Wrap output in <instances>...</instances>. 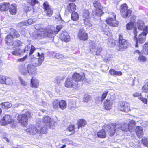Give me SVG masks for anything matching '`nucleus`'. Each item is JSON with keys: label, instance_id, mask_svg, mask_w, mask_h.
Returning <instances> with one entry per match:
<instances>
[{"label": "nucleus", "instance_id": "24", "mask_svg": "<svg viewBox=\"0 0 148 148\" xmlns=\"http://www.w3.org/2000/svg\"><path fill=\"white\" fill-rule=\"evenodd\" d=\"M112 101L106 99L104 102V107L107 110H110L112 108Z\"/></svg>", "mask_w": 148, "mask_h": 148}, {"label": "nucleus", "instance_id": "12", "mask_svg": "<svg viewBox=\"0 0 148 148\" xmlns=\"http://www.w3.org/2000/svg\"><path fill=\"white\" fill-rule=\"evenodd\" d=\"M119 109L121 111L127 112L130 110V104L126 102L122 101L120 103Z\"/></svg>", "mask_w": 148, "mask_h": 148}, {"label": "nucleus", "instance_id": "16", "mask_svg": "<svg viewBox=\"0 0 148 148\" xmlns=\"http://www.w3.org/2000/svg\"><path fill=\"white\" fill-rule=\"evenodd\" d=\"M72 78L75 81V83L77 84V82L83 80L84 79V77L83 75L82 76L78 73L75 72L73 75Z\"/></svg>", "mask_w": 148, "mask_h": 148}, {"label": "nucleus", "instance_id": "27", "mask_svg": "<svg viewBox=\"0 0 148 148\" xmlns=\"http://www.w3.org/2000/svg\"><path fill=\"white\" fill-rule=\"evenodd\" d=\"M61 39L62 40L66 42L69 41L70 40V37L66 32H64L61 35Z\"/></svg>", "mask_w": 148, "mask_h": 148}, {"label": "nucleus", "instance_id": "51", "mask_svg": "<svg viewBox=\"0 0 148 148\" xmlns=\"http://www.w3.org/2000/svg\"><path fill=\"white\" fill-rule=\"evenodd\" d=\"M90 96L87 95V96H85L84 98V101L85 102H87L90 99Z\"/></svg>", "mask_w": 148, "mask_h": 148}, {"label": "nucleus", "instance_id": "34", "mask_svg": "<svg viewBox=\"0 0 148 148\" xmlns=\"http://www.w3.org/2000/svg\"><path fill=\"white\" fill-rule=\"evenodd\" d=\"M13 37L11 35H8L5 39L6 43L8 45H12V42L13 41Z\"/></svg>", "mask_w": 148, "mask_h": 148}, {"label": "nucleus", "instance_id": "3", "mask_svg": "<svg viewBox=\"0 0 148 148\" xmlns=\"http://www.w3.org/2000/svg\"><path fill=\"white\" fill-rule=\"evenodd\" d=\"M31 116V113L29 111H27L25 114H20L18 115L17 119L18 122L21 125L25 126L27 125L28 122V118Z\"/></svg>", "mask_w": 148, "mask_h": 148}, {"label": "nucleus", "instance_id": "48", "mask_svg": "<svg viewBox=\"0 0 148 148\" xmlns=\"http://www.w3.org/2000/svg\"><path fill=\"white\" fill-rule=\"evenodd\" d=\"M112 17L110 16V17L108 18L106 21V22L107 23L110 25L111 24V23L114 17H113V18H112Z\"/></svg>", "mask_w": 148, "mask_h": 148}, {"label": "nucleus", "instance_id": "46", "mask_svg": "<svg viewBox=\"0 0 148 148\" xmlns=\"http://www.w3.org/2000/svg\"><path fill=\"white\" fill-rule=\"evenodd\" d=\"M142 142L146 146H148V138H145L144 139L143 138L142 140Z\"/></svg>", "mask_w": 148, "mask_h": 148}, {"label": "nucleus", "instance_id": "13", "mask_svg": "<svg viewBox=\"0 0 148 148\" xmlns=\"http://www.w3.org/2000/svg\"><path fill=\"white\" fill-rule=\"evenodd\" d=\"M43 6L44 11L47 15L49 17H51L53 13V10L50 7L49 3L47 2L44 3Z\"/></svg>", "mask_w": 148, "mask_h": 148}, {"label": "nucleus", "instance_id": "54", "mask_svg": "<svg viewBox=\"0 0 148 148\" xmlns=\"http://www.w3.org/2000/svg\"><path fill=\"white\" fill-rule=\"evenodd\" d=\"M55 57L56 58L58 59H62L64 58V56L58 53L56 55Z\"/></svg>", "mask_w": 148, "mask_h": 148}, {"label": "nucleus", "instance_id": "11", "mask_svg": "<svg viewBox=\"0 0 148 148\" xmlns=\"http://www.w3.org/2000/svg\"><path fill=\"white\" fill-rule=\"evenodd\" d=\"M62 28V26L61 25H57L56 27V30L53 29H47V32L49 36V37H54L57 34L58 32Z\"/></svg>", "mask_w": 148, "mask_h": 148}, {"label": "nucleus", "instance_id": "59", "mask_svg": "<svg viewBox=\"0 0 148 148\" xmlns=\"http://www.w3.org/2000/svg\"><path fill=\"white\" fill-rule=\"evenodd\" d=\"M27 55H26L25 56H24V57L19 59L18 60V62H23L24 61H25L27 58Z\"/></svg>", "mask_w": 148, "mask_h": 148}, {"label": "nucleus", "instance_id": "33", "mask_svg": "<svg viewBox=\"0 0 148 148\" xmlns=\"http://www.w3.org/2000/svg\"><path fill=\"white\" fill-rule=\"evenodd\" d=\"M128 125L130 129V132H132L134 130L136 125V122L135 121L133 120L130 121Z\"/></svg>", "mask_w": 148, "mask_h": 148}, {"label": "nucleus", "instance_id": "45", "mask_svg": "<svg viewBox=\"0 0 148 148\" xmlns=\"http://www.w3.org/2000/svg\"><path fill=\"white\" fill-rule=\"evenodd\" d=\"M138 59L140 62H144L146 60V58L142 55H140Z\"/></svg>", "mask_w": 148, "mask_h": 148}, {"label": "nucleus", "instance_id": "25", "mask_svg": "<svg viewBox=\"0 0 148 148\" xmlns=\"http://www.w3.org/2000/svg\"><path fill=\"white\" fill-rule=\"evenodd\" d=\"M10 3L8 2H3L0 4V11H6L8 9Z\"/></svg>", "mask_w": 148, "mask_h": 148}, {"label": "nucleus", "instance_id": "6", "mask_svg": "<svg viewBox=\"0 0 148 148\" xmlns=\"http://www.w3.org/2000/svg\"><path fill=\"white\" fill-rule=\"evenodd\" d=\"M119 45L116 47V49L117 50L122 51L127 48V42L123 38L121 34L119 35Z\"/></svg>", "mask_w": 148, "mask_h": 148}, {"label": "nucleus", "instance_id": "49", "mask_svg": "<svg viewBox=\"0 0 148 148\" xmlns=\"http://www.w3.org/2000/svg\"><path fill=\"white\" fill-rule=\"evenodd\" d=\"M20 71L22 74L24 75H26L27 74V73L26 71L25 68L23 67V69H21Z\"/></svg>", "mask_w": 148, "mask_h": 148}, {"label": "nucleus", "instance_id": "17", "mask_svg": "<svg viewBox=\"0 0 148 148\" xmlns=\"http://www.w3.org/2000/svg\"><path fill=\"white\" fill-rule=\"evenodd\" d=\"M32 64H29L27 67V70L29 74L31 76L35 75L36 72V68Z\"/></svg>", "mask_w": 148, "mask_h": 148}, {"label": "nucleus", "instance_id": "62", "mask_svg": "<svg viewBox=\"0 0 148 148\" xmlns=\"http://www.w3.org/2000/svg\"><path fill=\"white\" fill-rule=\"evenodd\" d=\"M19 79L21 83L23 85H26V83L23 81L20 77L19 78Z\"/></svg>", "mask_w": 148, "mask_h": 148}, {"label": "nucleus", "instance_id": "15", "mask_svg": "<svg viewBox=\"0 0 148 148\" xmlns=\"http://www.w3.org/2000/svg\"><path fill=\"white\" fill-rule=\"evenodd\" d=\"M64 85L67 88H75L77 86V84L73 82V80L72 78H68L65 81Z\"/></svg>", "mask_w": 148, "mask_h": 148}, {"label": "nucleus", "instance_id": "38", "mask_svg": "<svg viewBox=\"0 0 148 148\" xmlns=\"http://www.w3.org/2000/svg\"><path fill=\"white\" fill-rule=\"evenodd\" d=\"M77 123L78 128L79 129L80 127H82L86 125V122L83 119H80L78 120Z\"/></svg>", "mask_w": 148, "mask_h": 148}, {"label": "nucleus", "instance_id": "37", "mask_svg": "<svg viewBox=\"0 0 148 148\" xmlns=\"http://www.w3.org/2000/svg\"><path fill=\"white\" fill-rule=\"evenodd\" d=\"M22 52V50L19 48H16L14 51H12L11 53L13 55L18 56L21 55Z\"/></svg>", "mask_w": 148, "mask_h": 148}, {"label": "nucleus", "instance_id": "42", "mask_svg": "<svg viewBox=\"0 0 148 148\" xmlns=\"http://www.w3.org/2000/svg\"><path fill=\"white\" fill-rule=\"evenodd\" d=\"M53 108L57 109L59 106V101L58 100H54L53 102Z\"/></svg>", "mask_w": 148, "mask_h": 148}, {"label": "nucleus", "instance_id": "19", "mask_svg": "<svg viewBox=\"0 0 148 148\" xmlns=\"http://www.w3.org/2000/svg\"><path fill=\"white\" fill-rule=\"evenodd\" d=\"M30 49V51L29 52V56H31L33 54L34 51L36 50V49L34 47L33 45H26L25 48L23 52L28 53L29 50Z\"/></svg>", "mask_w": 148, "mask_h": 148}, {"label": "nucleus", "instance_id": "61", "mask_svg": "<svg viewBox=\"0 0 148 148\" xmlns=\"http://www.w3.org/2000/svg\"><path fill=\"white\" fill-rule=\"evenodd\" d=\"M145 103H147V100L145 98H144L142 97H140V99Z\"/></svg>", "mask_w": 148, "mask_h": 148}, {"label": "nucleus", "instance_id": "55", "mask_svg": "<svg viewBox=\"0 0 148 148\" xmlns=\"http://www.w3.org/2000/svg\"><path fill=\"white\" fill-rule=\"evenodd\" d=\"M96 103H98L101 102L103 100L101 99V97H96Z\"/></svg>", "mask_w": 148, "mask_h": 148}, {"label": "nucleus", "instance_id": "29", "mask_svg": "<svg viewBox=\"0 0 148 148\" xmlns=\"http://www.w3.org/2000/svg\"><path fill=\"white\" fill-rule=\"evenodd\" d=\"M106 131L104 129H102L97 132V136L99 138H105L106 136Z\"/></svg>", "mask_w": 148, "mask_h": 148}, {"label": "nucleus", "instance_id": "10", "mask_svg": "<svg viewBox=\"0 0 148 148\" xmlns=\"http://www.w3.org/2000/svg\"><path fill=\"white\" fill-rule=\"evenodd\" d=\"M84 23L85 27L86 29H91L92 28V24L90 23V18L89 16V12L88 11H86L84 13L83 16Z\"/></svg>", "mask_w": 148, "mask_h": 148}, {"label": "nucleus", "instance_id": "8", "mask_svg": "<svg viewBox=\"0 0 148 148\" xmlns=\"http://www.w3.org/2000/svg\"><path fill=\"white\" fill-rule=\"evenodd\" d=\"M47 32V29H41L37 32H35L33 34V37L35 39H42L45 37H49Z\"/></svg>", "mask_w": 148, "mask_h": 148}, {"label": "nucleus", "instance_id": "56", "mask_svg": "<svg viewBox=\"0 0 148 148\" xmlns=\"http://www.w3.org/2000/svg\"><path fill=\"white\" fill-rule=\"evenodd\" d=\"M19 36V34L16 31V32H15V33H14L13 35H12L13 38L18 37Z\"/></svg>", "mask_w": 148, "mask_h": 148}, {"label": "nucleus", "instance_id": "53", "mask_svg": "<svg viewBox=\"0 0 148 148\" xmlns=\"http://www.w3.org/2000/svg\"><path fill=\"white\" fill-rule=\"evenodd\" d=\"M74 128V126L73 125H70L68 127L67 130H68L69 131H71L73 130Z\"/></svg>", "mask_w": 148, "mask_h": 148}, {"label": "nucleus", "instance_id": "20", "mask_svg": "<svg viewBox=\"0 0 148 148\" xmlns=\"http://www.w3.org/2000/svg\"><path fill=\"white\" fill-rule=\"evenodd\" d=\"M134 26V23L133 22H131L128 23L126 25L127 29L128 30L133 29V33L135 35V36H137V29Z\"/></svg>", "mask_w": 148, "mask_h": 148}, {"label": "nucleus", "instance_id": "1", "mask_svg": "<svg viewBox=\"0 0 148 148\" xmlns=\"http://www.w3.org/2000/svg\"><path fill=\"white\" fill-rule=\"evenodd\" d=\"M55 124V122L53 120L51 119L49 116H46L43 118L41 123L32 128L27 130V131L33 134H35L36 133L43 134L49 128L54 129Z\"/></svg>", "mask_w": 148, "mask_h": 148}, {"label": "nucleus", "instance_id": "47", "mask_svg": "<svg viewBox=\"0 0 148 148\" xmlns=\"http://www.w3.org/2000/svg\"><path fill=\"white\" fill-rule=\"evenodd\" d=\"M61 79V77H56V78L55 83H56L57 85L59 86L60 83Z\"/></svg>", "mask_w": 148, "mask_h": 148}, {"label": "nucleus", "instance_id": "36", "mask_svg": "<svg viewBox=\"0 0 148 148\" xmlns=\"http://www.w3.org/2000/svg\"><path fill=\"white\" fill-rule=\"evenodd\" d=\"M66 103L65 101L61 100L59 101V107L62 110L65 109L66 107Z\"/></svg>", "mask_w": 148, "mask_h": 148}, {"label": "nucleus", "instance_id": "40", "mask_svg": "<svg viewBox=\"0 0 148 148\" xmlns=\"http://www.w3.org/2000/svg\"><path fill=\"white\" fill-rule=\"evenodd\" d=\"M143 52L144 54H148V42L145 43L143 46Z\"/></svg>", "mask_w": 148, "mask_h": 148}, {"label": "nucleus", "instance_id": "43", "mask_svg": "<svg viewBox=\"0 0 148 148\" xmlns=\"http://www.w3.org/2000/svg\"><path fill=\"white\" fill-rule=\"evenodd\" d=\"M33 21L32 19H29L27 21H25L23 23V25L26 26L33 23Z\"/></svg>", "mask_w": 148, "mask_h": 148}, {"label": "nucleus", "instance_id": "2", "mask_svg": "<svg viewBox=\"0 0 148 148\" xmlns=\"http://www.w3.org/2000/svg\"><path fill=\"white\" fill-rule=\"evenodd\" d=\"M117 128H121V130L125 131L128 130L130 131V130L128 125L126 123L121 125L117 124L114 125L113 124H111V125L106 126L105 129L108 131L110 134L111 136L113 135L115 133Z\"/></svg>", "mask_w": 148, "mask_h": 148}, {"label": "nucleus", "instance_id": "31", "mask_svg": "<svg viewBox=\"0 0 148 148\" xmlns=\"http://www.w3.org/2000/svg\"><path fill=\"white\" fill-rule=\"evenodd\" d=\"M112 16L114 17L111 23V24L110 25L114 27H117L118 25V22L116 20V15H115L114 13L113 12H111L110 15V16L112 17Z\"/></svg>", "mask_w": 148, "mask_h": 148}, {"label": "nucleus", "instance_id": "4", "mask_svg": "<svg viewBox=\"0 0 148 148\" xmlns=\"http://www.w3.org/2000/svg\"><path fill=\"white\" fill-rule=\"evenodd\" d=\"M94 7L96 8V10L93 12V15L94 18H96V17L98 19L100 18L101 15L103 13L102 11L103 7L101 6L100 3L98 1H95L93 3Z\"/></svg>", "mask_w": 148, "mask_h": 148}, {"label": "nucleus", "instance_id": "7", "mask_svg": "<svg viewBox=\"0 0 148 148\" xmlns=\"http://www.w3.org/2000/svg\"><path fill=\"white\" fill-rule=\"evenodd\" d=\"M146 29L144 30V32H143V33L140 34L138 37V38H137L136 36H135V41L136 42V43L135 45V47H138V43H143L146 40V36L148 33V26L146 28Z\"/></svg>", "mask_w": 148, "mask_h": 148}, {"label": "nucleus", "instance_id": "18", "mask_svg": "<svg viewBox=\"0 0 148 148\" xmlns=\"http://www.w3.org/2000/svg\"><path fill=\"white\" fill-rule=\"evenodd\" d=\"M78 37L81 40H85L88 39L87 34L85 30L82 29H80L78 34Z\"/></svg>", "mask_w": 148, "mask_h": 148}, {"label": "nucleus", "instance_id": "64", "mask_svg": "<svg viewBox=\"0 0 148 148\" xmlns=\"http://www.w3.org/2000/svg\"><path fill=\"white\" fill-rule=\"evenodd\" d=\"M58 17H55V18L56 19H58V20H61V17L60 16V15H59V16H58Z\"/></svg>", "mask_w": 148, "mask_h": 148}, {"label": "nucleus", "instance_id": "14", "mask_svg": "<svg viewBox=\"0 0 148 148\" xmlns=\"http://www.w3.org/2000/svg\"><path fill=\"white\" fill-rule=\"evenodd\" d=\"M12 121V117L10 115H5L0 121V124L1 125H5L11 123Z\"/></svg>", "mask_w": 148, "mask_h": 148}, {"label": "nucleus", "instance_id": "39", "mask_svg": "<svg viewBox=\"0 0 148 148\" xmlns=\"http://www.w3.org/2000/svg\"><path fill=\"white\" fill-rule=\"evenodd\" d=\"M71 18L74 21H76L78 20L79 18V16L78 14L76 12H72Z\"/></svg>", "mask_w": 148, "mask_h": 148}, {"label": "nucleus", "instance_id": "28", "mask_svg": "<svg viewBox=\"0 0 148 148\" xmlns=\"http://www.w3.org/2000/svg\"><path fill=\"white\" fill-rule=\"evenodd\" d=\"M31 86L35 88H38L39 86V81L35 77H32L31 80Z\"/></svg>", "mask_w": 148, "mask_h": 148}, {"label": "nucleus", "instance_id": "32", "mask_svg": "<svg viewBox=\"0 0 148 148\" xmlns=\"http://www.w3.org/2000/svg\"><path fill=\"white\" fill-rule=\"evenodd\" d=\"M76 7V5L74 3H70L67 6V10L70 13H72L75 10Z\"/></svg>", "mask_w": 148, "mask_h": 148}, {"label": "nucleus", "instance_id": "52", "mask_svg": "<svg viewBox=\"0 0 148 148\" xmlns=\"http://www.w3.org/2000/svg\"><path fill=\"white\" fill-rule=\"evenodd\" d=\"M133 96L134 97H138L139 99H140V97H141V94L140 93H135L133 94Z\"/></svg>", "mask_w": 148, "mask_h": 148}, {"label": "nucleus", "instance_id": "26", "mask_svg": "<svg viewBox=\"0 0 148 148\" xmlns=\"http://www.w3.org/2000/svg\"><path fill=\"white\" fill-rule=\"evenodd\" d=\"M90 51H94L96 55H99V54L101 51V47H99L96 48L95 44H94L92 46H90Z\"/></svg>", "mask_w": 148, "mask_h": 148}, {"label": "nucleus", "instance_id": "57", "mask_svg": "<svg viewBox=\"0 0 148 148\" xmlns=\"http://www.w3.org/2000/svg\"><path fill=\"white\" fill-rule=\"evenodd\" d=\"M142 91L145 92H147L148 91V88L147 86H145V85H144L142 88Z\"/></svg>", "mask_w": 148, "mask_h": 148}, {"label": "nucleus", "instance_id": "5", "mask_svg": "<svg viewBox=\"0 0 148 148\" xmlns=\"http://www.w3.org/2000/svg\"><path fill=\"white\" fill-rule=\"evenodd\" d=\"M37 54L38 56L39 57L38 58H36L33 55H31L29 57L32 59L31 62L32 64L35 66H40L43 61L44 59L43 53H42L40 54L38 52Z\"/></svg>", "mask_w": 148, "mask_h": 148}, {"label": "nucleus", "instance_id": "50", "mask_svg": "<svg viewBox=\"0 0 148 148\" xmlns=\"http://www.w3.org/2000/svg\"><path fill=\"white\" fill-rule=\"evenodd\" d=\"M38 1L36 0H31L30 2V4L32 6H34L36 4H38Z\"/></svg>", "mask_w": 148, "mask_h": 148}, {"label": "nucleus", "instance_id": "58", "mask_svg": "<svg viewBox=\"0 0 148 148\" xmlns=\"http://www.w3.org/2000/svg\"><path fill=\"white\" fill-rule=\"evenodd\" d=\"M107 92H105L102 95L101 97V98L102 99L103 101V100H104L105 98L106 97V96L107 95Z\"/></svg>", "mask_w": 148, "mask_h": 148}, {"label": "nucleus", "instance_id": "9", "mask_svg": "<svg viewBox=\"0 0 148 148\" xmlns=\"http://www.w3.org/2000/svg\"><path fill=\"white\" fill-rule=\"evenodd\" d=\"M127 8V6L125 3L121 5L120 12L121 15L124 18H128L131 14V10Z\"/></svg>", "mask_w": 148, "mask_h": 148}, {"label": "nucleus", "instance_id": "60", "mask_svg": "<svg viewBox=\"0 0 148 148\" xmlns=\"http://www.w3.org/2000/svg\"><path fill=\"white\" fill-rule=\"evenodd\" d=\"M16 30L13 29L11 28L10 29V34H11L10 35H13L15 33V32H16Z\"/></svg>", "mask_w": 148, "mask_h": 148}, {"label": "nucleus", "instance_id": "41", "mask_svg": "<svg viewBox=\"0 0 148 148\" xmlns=\"http://www.w3.org/2000/svg\"><path fill=\"white\" fill-rule=\"evenodd\" d=\"M3 108H9L12 106V104L9 102H4L1 104Z\"/></svg>", "mask_w": 148, "mask_h": 148}, {"label": "nucleus", "instance_id": "23", "mask_svg": "<svg viewBox=\"0 0 148 148\" xmlns=\"http://www.w3.org/2000/svg\"><path fill=\"white\" fill-rule=\"evenodd\" d=\"M8 9L11 14L14 15L16 14L17 6L15 4H12L10 5Z\"/></svg>", "mask_w": 148, "mask_h": 148}, {"label": "nucleus", "instance_id": "22", "mask_svg": "<svg viewBox=\"0 0 148 148\" xmlns=\"http://www.w3.org/2000/svg\"><path fill=\"white\" fill-rule=\"evenodd\" d=\"M11 80L9 78L4 76L0 75V83L5 84H10L11 83Z\"/></svg>", "mask_w": 148, "mask_h": 148}, {"label": "nucleus", "instance_id": "63", "mask_svg": "<svg viewBox=\"0 0 148 148\" xmlns=\"http://www.w3.org/2000/svg\"><path fill=\"white\" fill-rule=\"evenodd\" d=\"M24 21H23L21 22H20V23H19L18 24V26H19L20 27H22L23 25H23V23Z\"/></svg>", "mask_w": 148, "mask_h": 148}, {"label": "nucleus", "instance_id": "44", "mask_svg": "<svg viewBox=\"0 0 148 148\" xmlns=\"http://www.w3.org/2000/svg\"><path fill=\"white\" fill-rule=\"evenodd\" d=\"M22 44V43L19 40H18L14 41L12 45H14V47H18L21 46Z\"/></svg>", "mask_w": 148, "mask_h": 148}, {"label": "nucleus", "instance_id": "35", "mask_svg": "<svg viewBox=\"0 0 148 148\" xmlns=\"http://www.w3.org/2000/svg\"><path fill=\"white\" fill-rule=\"evenodd\" d=\"M110 74L113 75L121 76L122 73L121 71H117L113 69H111L109 71Z\"/></svg>", "mask_w": 148, "mask_h": 148}, {"label": "nucleus", "instance_id": "21", "mask_svg": "<svg viewBox=\"0 0 148 148\" xmlns=\"http://www.w3.org/2000/svg\"><path fill=\"white\" fill-rule=\"evenodd\" d=\"M136 26L139 30H142L143 32H144V30L146 29L145 28L148 26V25L146 26H145L143 21L142 20H139L137 22Z\"/></svg>", "mask_w": 148, "mask_h": 148}, {"label": "nucleus", "instance_id": "30", "mask_svg": "<svg viewBox=\"0 0 148 148\" xmlns=\"http://www.w3.org/2000/svg\"><path fill=\"white\" fill-rule=\"evenodd\" d=\"M136 132L137 136L139 138H141L143 135V132L142 127L137 126L136 129Z\"/></svg>", "mask_w": 148, "mask_h": 148}]
</instances>
